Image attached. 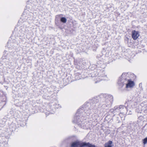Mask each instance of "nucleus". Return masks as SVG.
Wrapping results in <instances>:
<instances>
[{"instance_id":"f257e3e1","label":"nucleus","mask_w":147,"mask_h":147,"mask_svg":"<svg viewBox=\"0 0 147 147\" xmlns=\"http://www.w3.org/2000/svg\"><path fill=\"white\" fill-rule=\"evenodd\" d=\"M100 102L96 98H93L90 102L85 103L80 107L81 110H96L102 107L103 109L107 110L111 105L113 101V96L110 95L104 94Z\"/></svg>"},{"instance_id":"f03ea898","label":"nucleus","mask_w":147,"mask_h":147,"mask_svg":"<svg viewBox=\"0 0 147 147\" xmlns=\"http://www.w3.org/2000/svg\"><path fill=\"white\" fill-rule=\"evenodd\" d=\"M9 119L7 117L5 116L3 118L0 120V147H7V139L10 136V132L8 131L7 129L3 131V127L4 126L6 122Z\"/></svg>"},{"instance_id":"7ed1b4c3","label":"nucleus","mask_w":147,"mask_h":147,"mask_svg":"<svg viewBox=\"0 0 147 147\" xmlns=\"http://www.w3.org/2000/svg\"><path fill=\"white\" fill-rule=\"evenodd\" d=\"M134 76V74L130 73H123L121 76L119 77L118 82V84L120 88H122L125 85H126V88H132L135 85L133 81L130 78Z\"/></svg>"},{"instance_id":"20e7f679","label":"nucleus","mask_w":147,"mask_h":147,"mask_svg":"<svg viewBox=\"0 0 147 147\" xmlns=\"http://www.w3.org/2000/svg\"><path fill=\"white\" fill-rule=\"evenodd\" d=\"M9 113L11 115V118L14 119L19 127H23L26 125V122L30 115L29 114L27 113L26 115V113L25 112L24 113V114L21 117H20L18 112L16 111H10Z\"/></svg>"},{"instance_id":"39448f33","label":"nucleus","mask_w":147,"mask_h":147,"mask_svg":"<svg viewBox=\"0 0 147 147\" xmlns=\"http://www.w3.org/2000/svg\"><path fill=\"white\" fill-rule=\"evenodd\" d=\"M95 77L94 79L95 83H97L102 80H106L107 78V75L105 74L104 71L102 69L97 68L95 70Z\"/></svg>"},{"instance_id":"423d86ee","label":"nucleus","mask_w":147,"mask_h":147,"mask_svg":"<svg viewBox=\"0 0 147 147\" xmlns=\"http://www.w3.org/2000/svg\"><path fill=\"white\" fill-rule=\"evenodd\" d=\"M61 145H65V147H74V136L65 138L62 141Z\"/></svg>"},{"instance_id":"0eeeda50","label":"nucleus","mask_w":147,"mask_h":147,"mask_svg":"<svg viewBox=\"0 0 147 147\" xmlns=\"http://www.w3.org/2000/svg\"><path fill=\"white\" fill-rule=\"evenodd\" d=\"M9 129L10 131L14 132L17 131L19 127L16 122L13 120V121L9 124Z\"/></svg>"},{"instance_id":"6e6552de","label":"nucleus","mask_w":147,"mask_h":147,"mask_svg":"<svg viewBox=\"0 0 147 147\" xmlns=\"http://www.w3.org/2000/svg\"><path fill=\"white\" fill-rule=\"evenodd\" d=\"M85 142H81L79 141H74V147H84Z\"/></svg>"},{"instance_id":"1a4fd4ad","label":"nucleus","mask_w":147,"mask_h":147,"mask_svg":"<svg viewBox=\"0 0 147 147\" xmlns=\"http://www.w3.org/2000/svg\"><path fill=\"white\" fill-rule=\"evenodd\" d=\"M139 35L140 34L138 32L135 30H134L132 31L131 36L134 40H136L139 36Z\"/></svg>"},{"instance_id":"9d476101","label":"nucleus","mask_w":147,"mask_h":147,"mask_svg":"<svg viewBox=\"0 0 147 147\" xmlns=\"http://www.w3.org/2000/svg\"><path fill=\"white\" fill-rule=\"evenodd\" d=\"M115 110H119L122 109H127V107H125L123 105L115 106L114 108Z\"/></svg>"},{"instance_id":"9b49d317","label":"nucleus","mask_w":147,"mask_h":147,"mask_svg":"<svg viewBox=\"0 0 147 147\" xmlns=\"http://www.w3.org/2000/svg\"><path fill=\"white\" fill-rule=\"evenodd\" d=\"M104 147H113L114 145L112 141L109 140L107 143L105 144Z\"/></svg>"},{"instance_id":"f8f14e48","label":"nucleus","mask_w":147,"mask_h":147,"mask_svg":"<svg viewBox=\"0 0 147 147\" xmlns=\"http://www.w3.org/2000/svg\"><path fill=\"white\" fill-rule=\"evenodd\" d=\"M42 113L45 114L46 117L51 114H54L55 113L54 111H43Z\"/></svg>"},{"instance_id":"ddd939ff","label":"nucleus","mask_w":147,"mask_h":147,"mask_svg":"<svg viewBox=\"0 0 147 147\" xmlns=\"http://www.w3.org/2000/svg\"><path fill=\"white\" fill-rule=\"evenodd\" d=\"M85 147H96L94 145L92 144L89 142H85Z\"/></svg>"},{"instance_id":"4468645a","label":"nucleus","mask_w":147,"mask_h":147,"mask_svg":"<svg viewBox=\"0 0 147 147\" xmlns=\"http://www.w3.org/2000/svg\"><path fill=\"white\" fill-rule=\"evenodd\" d=\"M81 77V75L78 73H76L75 74V80H78L80 79Z\"/></svg>"},{"instance_id":"2eb2a0df","label":"nucleus","mask_w":147,"mask_h":147,"mask_svg":"<svg viewBox=\"0 0 147 147\" xmlns=\"http://www.w3.org/2000/svg\"><path fill=\"white\" fill-rule=\"evenodd\" d=\"M61 21L63 23H65L67 22V19L65 17H62L61 18Z\"/></svg>"},{"instance_id":"dca6fc26","label":"nucleus","mask_w":147,"mask_h":147,"mask_svg":"<svg viewBox=\"0 0 147 147\" xmlns=\"http://www.w3.org/2000/svg\"><path fill=\"white\" fill-rule=\"evenodd\" d=\"M13 60H9V63L8 64V65L10 67H11L13 66Z\"/></svg>"},{"instance_id":"f3484780","label":"nucleus","mask_w":147,"mask_h":147,"mask_svg":"<svg viewBox=\"0 0 147 147\" xmlns=\"http://www.w3.org/2000/svg\"><path fill=\"white\" fill-rule=\"evenodd\" d=\"M143 144L144 145L146 144L147 143V137H146L142 140Z\"/></svg>"},{"instance_id":"a211bd4d","label":"nucleus","mask_w":147,"mask_h":147,"mask_svg":"<svg viewBox=\"0 0 147 147\" xmlns=\"http://www.w3.org/2000/svg\"><path fill=\"white\" fill-rule=\"evenodd\" d=\"M62 15H63L62 14L57 15L56 16V19H58L59 18H60L61 17V16Z\"/></svg>"},{"instance_id":"6ab92c4d","label":"nucleus","mask_w":147,"mask_h":147,"mask_svg":"<svg viewBox=\"0 0 147 147\" xmlns=\"http://www.w3.org/2000/svg\"><path fill=\"white\" fill-rule=\"evenodd\" d=\"M131 102V101L128 100L127 102H126L125 104V105H126V104H127V105H128V104H130ZM127 106H128V105H127Z\"/></svg>"},{"instance_id":"aec40b11","label":"nucleus","mask_w":147,"mask_h":147,"mask_svg":"<svg viewBox=\"0 0 147 147\" xmlns=\"http://www.w3.org/2000/svg\"><path fill=\"white\" fill-rule=\"evenodd\" d=\"M129 111V113H128V111H127V112L126 113V114L127 115H131V111Z\"/></svg>"},{"instance_id":"412c9836","label":"nucleus","mask_w":147,"mask_h":147,"mask_svg":"<svg viewBox=\"0 0 147 147\" xmlns=\"http://www.w3.org/2000/svg\"><path fill=\"white\" fill-rule=\"evenodd\" d=\"M132 125H133L134 126V127H135L136 126V124L135 123H133Z\"/></svg>"},{"instance_id":"4be33fe9","label":"nucleus","mask_w":147,"mask_h":147,"mask_svg":"<svg viewBox=\"0 0 147 147\" xmlns=\"http://www.w3.org/2000/svg\"><path fill=\"white\" fill-rule=\"evenodd\" d=\"M36 112H35V111H33L32 114H34L35 113H37L38 111H36Z\"/></svg>"},{"instance_id":"5701e85b","label":"nucleus","mask_w":147,"mask_h":147,"mask_svg":"<svg viewBox=\"0 0 147 147\" xmlns=\"http://www.w3.org/2000/svg\"><path fill=\"white\" fill-rule=\"evenodd\" d=\"M137 113H140V114H141L142 113V112H141V111H137Z\"/></svg>"},{"instance_id":"b1692460","label":"nucleus","mask_w":147,"mask_h":147,"mask_svg":"<svg viewBox=\"0 0 147 147\" xmlns=\"http://www.w3.org/2000/svg\"><path fill=\"white\" fill-rule=\"evenodd\" d=\"M72 122L73 123L74 122V120H72Z\"/></svg>"},{"instance_id":"393cba45","label":"nucleus","mask_w":147,"mask_h":147,"mask_svg":"<svg viewBox=\"0 0 147 147\" xmlns=\"http://www.w3.org/2000/svg\"><path fill=\"white\" fill-rule=\"evenodd\" d=\"M143 111L144 113V111Z\"/></svg>"},{"instance_id":"a878e982","label":"nucleus","mask_w":147,"mask_h":147,"mask_svg":"<svg viewBox=\"0 0 147 147\" xmlns=\"http://www.w3.org/2000/svg\"><path fill=\"white\" fill-rule=\"evenodd\" d=\"M74 138H75V137H76L75 136H74Z\"/></svg>"}]
</instances>
